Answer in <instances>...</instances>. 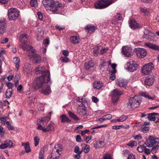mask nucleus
Here are the masks:
<instances>
[{"label":"nucleus","instance_id":"obj_20","mask_svg":"<svg viewBox=\"0 0 159 159\" xmlns=\"http://www.w3.org/2000/svg\"><path fill=\"white\" fill-rule=\"evenodd\" d=\"M31 59L33 60L34 64L39 63L41 61V57L37 54H33L31 56L29 55Z\"/></svg>","mask_w":159,"mask_h":159},{"label":"nucleus","instance_id":"obj_62","mask_svg":"<svg viewBox=\"0 0 159 159\" xmlns=\"http://www.w3.org/2000/svg\"><path fill=\"white\" fill-rule=\"evenodd\" d=\"M92 101L95 103H97L99 100L98 99V98L94 96H92Z\"/></svg>","mask_w":159,"mask_h":159},{"label":"nucleus","instance_id":"obj_34","mask_svg":"<svg viewBox=\"0 0 159 159\" xmlns=\"http://www.w3.org/2000/svg\"><path fill=\"white\" fill-rule=\"evenodd\" d=\"M22 145L24 146L26 152L28 153L31 151L29 143L27 142L25 143H22Z\"/></svg>","mask_w":159,"mask_h":159},{"label":"nucleus","instance_id":"obj_50","mask_svg":"<svg viewBox=\"0 0 159 159\" xmlns=\"http://www.w3.org/2000/svg\"><path fill=\"white\" fill-rule=\"evenodd\" d=\"M136 143L135 141H131L129 142L127 144V145L131 148H133Z\"/></svg>","mask_w":159,"mask_h":159},{"label":"nucleus","instance_id":"obj_24","mask_svg":"<svg viewBox=\"0 0 159 159\" xmlns=\"http://www.w3.org/2000/svg\"><path fill=\"white\" fill-rule=\"evenodd\" d=\"M145 46L153 50L159 49V47L157 45L152 44L149 43H144Z\"/></svg>","mask_w":159,"mask_h":159},{"label":"nucleus","instance_id":"obj_44","mask_svg":"<svg viewBox=\"0 0 159 159\" xmlns=\"http://www.w3.org/2000/svg\"><path fill=\"white\" fill-rule=\"evenodd\" d=\"M38 126L37 129L39 130H42L43 132H46V129L45 128L43 127L40 124H38Z\"/></svg>","mask_w":159,"mask_h":159},{"label":"nucleus","instance_id":"obj_64","mask_svg":"<svg viewBox=\"0 0 159 159\" xmlns=\"http://www.w3.org/2000/svg\"><path fill=\"white\" fill-rule=\"evenodd\" d=\"M63 54L65 56H68L69 55V52L67 50H64L62 51Z\"/></svg>","mask_w":159,"mask_h":159},{"label":"nucleus","instance_id":"obj_1","mask_svg":"<svg viewBox=\"0 0 159 159\" xmlns=\"http://www.w3.org/2000/svg\"><path fill=\"white\" fill-rule=\"evenodd\" d=\"M42 3L45 7H48V9L53 12L61 9V4L54 0H43Z\"/></svg>","mask_w":159,"mask_h":159},{"label":"nucleus","instance_id":"obj_45","mask_svg":"<svg viewBox=\"0 0 159 159\" xmlns=\"http://www.w3.org/2000/svg\"><path fill=\"white\" fill-rule=\"evenodd\" d=\"M152 147V148L151 150V152L153 153H155L158 150L159 148V146L158 145H156Z\"/></svg>","mask_w":159,"mask_h":159},{"label":"nucleus","instance_id":"obj_56","mask_svg":"<svg viewBox=\"0 0 159 159\" xmlns=\"http://www.w3.org/2000/svg\"><path fill=\"white\" fill-rule=\"evenodd\" d=\"M103 116L105 120L110 119L112 118V115L110 114H107L104 116Z\"/></svg>","mask_w":159,"mask_h":159},{"label":"nucleus","instance_id":"obj_54","mask_svg":"<svg viewBox=\"0 0 159 159\" xmlns=\"http://www.w3.org/2000/svg\"><path fill=\"white\" fill-rule=\"evenodd\" d=\"M52 124H49L47 127V128H45V129H46V132L47 131H49L52 130Z\"/></svg>","mask_w":159,"mask_h":159},{"label":"nucleus","instance_id":"obj_9","mask_svg":"<svg viewBox=\"0 0 159 159\" xmlns=\"http://www.w3.org/2000/svg\"><path fill=\"white\" fill-rule=\"evenodd\" d=\"M126 69L130 72L136 70L138 68V65L134 60H130L126 64Z\"/></svg>","mask_w":159,"mask_h":159},{"label":"nucleus","instance_id":"obj_4","mask_svg":"<svg viewBox=\"0 0 159 159\" xmlns=\"http://www.w3.org/2000/svg\"><path fill=\"white\" fill-rule=\"evenodd\" d=\"M115 0H100L95 5L96 9H102L107 7L114 3Z\"/></svg>","mask_w":159,"mask_h":159},{"label":"nucleus","instance_id":"obj_13","mask_svg":"<svg viewBox=\"0 0 159 159\" xmlns=\"http://www.w3.org/2000/svg\"><path fill=\"white\" fill-rule=\"evenodd\" d=\"M135 52L137 56L139 58L144 57L147 54V51L143 48H137L135 49Z\"/></svg>","mask_w":159,"mask_h":159},{"label":"nucleus","instance_id":"obj_5","mask_svg":"<svg viewBox=\"0 0 159 159\" xmlns=\"http://www.w3.org/2000/svg\"><path fill=\"white\" fill-rule=\"evenodd\" d=\"M35 71L36 74H39L41 73L42 75L41 76H44L45 78H47L48 82L50 80L49 72L47 70H45L44 67L39 66L35 69Z\"/></svg>","mask_w":159,"mask_h":159},{"label":"nucleus","instance_id":"obj_48","mask_svg":"<svg viewBox=\"0 0 159 159\" xmlns=\"http://www.w3.org/2000/svg\"><path fill=\"white\" fill-rule=\"evenodd\" d=\"M39 139L37 136H35L34 138V146L36 147L39 144Z\"/></svg>","mask_w":159,"mask_h":159},{"label":"nucleus","instance_id":"obj_31","mask_svg":"<svg viewBox=\"0 0 159 159\" xmlns=\"http://www.w3.org/2000/svg\"><path fill=\"white\" fill-rule=\"evenodd\" d=\"M101 46H96L93 48V55L95 57H97L99 54V50L100 49Z\"/></svg>","mask_w":159,"mask_h":159},{"label":"nucleus","instance_id":"obj_51","mask_svg":"<svg viewBox=\"0 0 159 159\" xmlns=\"http://www.w3.org/2000/svg\"><path fill=\"white\" fill-rule=\"evenodd\" d=\"M20 77L19 75H17L16 76L15 78V80H14V83L16 85V86H17V85L19 83V79Z\"/></svg>","mask_w":159,"mask_h":159},{"label":"nucleus","instance_id":"obj_35","mask_svg":"<svg viewBox=\"0 0 159 159\" xmlns=\"http://www.w3.org/2000/svg\"><path fill=\"white\" fill-rule=\"evenodd\" d=\"M68 114L69 116L71 118L75 120H79V118L78 116L75 115L73 113L71 112L70 111H68Z\"/></svg>","mask_w":159,"mask_h":159},{"label":"nucleus","instance_id":"obj_17","mask_svg":"<svg viewBox=\"0 0 159 159\" xmlns=\"http://www.w3.org/2000/svg\"><path fill=\"white\" fill-rule=\"evenodd\" d=\"M116 84L120 87L126 88L127 87L128 81L127 80L119 78L116 80Z\"/></svg>","mask_w":159,"mask_h":159},{"label":"nucleus","instance_id":"obj_29","mask_svg":"<svg viewBox=\"0 0 159 159\" xmlns=\"http://www.w3.org/2000/svg\"><path fill=\"white\" fill-rule=\"evenodd\" d=\"M94 63L92 61H88L86 62L84 65V68L86 70H89L91 67L93 66Z\"/></svg>","mask_w":159,"mask_h":159},{"label":"nucleus","instance_id":"obj_61","mask_svg":"<svg viewBox=\"0 0 159 159\" xmlns=\"http://www.w3.org/2000/svg\"><path fill=\"white\" fill-rule=\"evenodd\" d=\"M8 41V39L7 38H4L2 39L1 41V43H7Z\"/></svg>","mask_w":159,"mask_h":159},{"label":"nucleus","instance_id":"obj_53","mask_svg":"<svg viewBox=\"0 0 159 159\" xmlns=\"http://www.w3.org/2000/svg\"><path fill=\"white\" fill-rule=\"evenodd\" d=\"M149 130V127L144 126L141 129V131L143 132L144 133H146Z\"/></svg>","mask_w":159,"mask_h":159},{"label":"nucleus","instance_id":"obj_37","mask_svg":"<svg viewBox=\"0 0 159 159\" xmlns=\"http://www.w3.org/2000/svg\"><path fill=\"white\" fill-rule=\"evenodd\" d=\"M20 59L18 57H16L13 58V62L15 64L16 67L17 68V70H18V68L19 67V62Z\"/></svg>","mask_w":159,"mask_h":159},{"label":"nucleus","instance_id":"obj_60","mask_svg":"<svg viewBox=\"0 0 159 159\" xmlns=\"http://www.w3.org/2000/svg\"><path fill=\"white\" fill-rule=\"evenodd\" d=\"M127 159H135V157L134 155L130 153L129 154Z\"/></svg>","mask_w":159,"mask_h":159},{"label":"nucleus","instance_id":"obj_14","mask_svg":"<svg viewBox=\"0 0 159 159\" xmlns=\"http://www.w3.org/2000/svg\"><path fill=\"white\" fill-rule=\"evenodd\" d=\"M131 48L128 46H123L122 49V53L125 57H131L132 55Z\"/></svg>","mask_w":159,"mask_h":159},{"label":"nucleus","instance_id":"obj_39","mask_svg":"<svg viewBox=\"0 0 159 159\" xmlns=\"http://www.w3.org/2000/svg\"><path fill=\"white\" fill-rule=\"evenodd\" d=\"M50 120V117L49 116H47L44 117H43L41 119H39L40 122H45L47 124L48 122Z\"/></svg>","mask_w":159,"mask_h":159},{"label":"nucleus","instance_id":"obj_21","mask_svg":"<svg viewBox=\"0 0 159 159\" xmlns=\"http://www.w3.org/2000/svg\"><path fill=\"white\" fill-rule=\"evenodd\" d=\"M20 47L24 50L30 51L32 52H34V51L32 47L27 44L25 43H21V44L20 45Z\"/></svg>","mask_w":159,"mask_h":159},{"label":"nucleus","instance_id":"obj_15","mask_svg":"<svg viewBox=\"0 0 159 159\" xmlns=\"http://www.w3.org/2000/svg\"><path fill=\"white\" fill-rule=\"evenodd\" d=\"M77 113L80 116H84L87 114L86 108L83 104L79 105L77 108Z\"/></svg>","mask_w":159,"mask_h":159},{"label":"nucleus","instance_id":"obj_16","mask_svg":"<svg viewBox=\"0 0 159 159\" xmlns=\"http://www.w3.org/2000/svg\"><path fill=\"white\" fill-rule=\"evenodd\" d=\"M7 23L4 19L0 20V35L3 34L7 30Z\"/></svg>","mask_w":159,"mask_h":159},{"label":"nucleus","instance_id":"obj_52","mask_svg":"<svg viewBox=\"0 0 159 159\" xmlns=\"http://www.w3.org/2000/svg\"><path fill=\"white\" fill-rule=\"evenodd\" d=\"M144 148V153L147 155L149 154L151 152V150L150 149H148L146 148V147L145 146Z\"/></svg>","mask_w":159,"mask_h":159},{"label":"nucleus","instance_id":"obj_25","mask_svg":"<svg viewBox=\"0 0 159 159\" xmlns=\"http://www.w3.org/2000/svg\"><path fill=\"white\" fill-rule=\"evenodd\" d=\"M154 82L153 79L152 78H146L145 80V85L150 86L153 84Z\"/></svg>","mask_w":159,"mask_h":159},{"label":"nucleus","instance_id":"obj_59","mask_svg":"<svg viewBox=\"0 0 159 159\" xmlns=\"http://www.w3.org/2000/svg\"><path fill=\"white\" fill-rule=\"evenodd\" d=\"M116 66L117 65L115 64H113L111 65V66L113 70L111 72L113 73H115L116 72V71L115 69Z\"/></svg>","mask_w":159,"mask_h":159},{"label":"nucleus","instance_id":"obj_33","mask_svg":"<svg viewBox=\"0 0 159 159\" xmlns=\"http://www.w3.org/2000/svg\"><path fill=\"white\" fill-rule=\"evenodd\" d=\"M13 95L12 89L8 88L6 92L5 95L6 98H10Z\"/></svg>","mask_w":159,"mask_h":159},{"label":"nucleus","instance_id":"obj_26","mask_svg":"<svg viewBox=\"0 0 159 159\" xmlns=\"http://www.w3.org/2000/svg\"><path fill=\"white\" fill-rule=\"evenodd\" d=\"M60 118L61 120V122L62 123H69L71 121L70 119L65 115H61L60 117Z\"/></svg>","mask_w":159,"mask_h":159},{"label":"nucleus","instance_id":"obj_3","mask_svg":"<svg viewBox=\"0 0 159 159\" xmlns=\"http://www.w3.org/2000/svg\"><path fill=\"white\" fill-rule=\"evenodd\" d=\"M141 102L140 97L138 96L130 98L128 103V108L129 109L136 108L139 106Z\"/></svg>","mask_w":159,"mask_h":159},{"label":"nucleus","instance_id":"obj_57","mask_svg":"<svg viewBox=\"0 0 159 159\" xmlns=\"http://www.w3.org/2000/svg\"><path fill=\"white\" fill-rule=\"evenodd\" d=\"M133 137L135 139L139 140L142 139V136L141 134H139L134 136Z\"/></svg>","mask_w":159,"mask_h":159},{"label":"nucleus","instance_id":"obj_63","mask_svg":"<svg viewBox=\"0 0 159 159\" xmlns=\"http://www.w3.org/2000/svg\"><path fill=\"white\" fill-rule=\"evenodd\" d=\"M76 141L78 142H81V138L80 136L79 135H77L76 136Z\"/></svg>","mask_w":159,"mask_h":159},{"label":"nucleus","instance_id":"obj_43","mask_svg":"<svg viewBox=\"0 0 159 159\" xmlns=\"http://www.w3.org/2000/svg\"><path fill=\"white\" fill-rule=\"evenodd\" d=\"M140 11L146 15L148 14L150 12L149 10L144 8H140Z\"/></svg>","mask_w":159,"mask_h":159},{"label":"nucleus","instance_id":"obj_11","mask_svg":"<svg viewBox=\"0 0 159 159\" xmlns=\"http://www.w3.org/2000/svg\"><path fill=\"white\" fill-rule=\"evenodd\" d=\"M59 145H56L54 148L51 156L48 157L47 159H58L60 155V152L61 150L59 149Z\"/></svg>","mask_w":159,"mask_h":159},{"label":"nucleus","instance_id":"obj_28","mask_svg":"<svg viewBox=\"0 0 159 159\" xmlns=\"http://www.w3.org/2000/svg\"><path fill=\"white\" fill-rule=\"evenodd\" d=\"M19 39L21 43H25L28 39L27 34H20L19 36Z\"/></svg>","mask_w":159,"mask_h":159},{"label":"nucleus","instance_id":"obj_23","mask_svg":"<svg viewBox=\"0 0 159 159\" xmlns=\"http://www.w3.org/2000/svg\"><path fill=\"white\" fill-rule=\"evenodd\" d=\"M70 42L74 44H76L80 43V40L77 36H72L70 38Z\"/></svg>","mask_w":159,"mask_h":159},{"label":"nucleus","instance_id":"obj_55","mask_svg":"<svg viewBox=\"0 0 159 159\" xmlns=\"http://www.w3.org/2000/svg\"><path fill=\"white\" fill-rule=\"evenodd\" d=\"M103 159H111L110 155L106 153L103 156Z\"/></svg>","mask_w":159,"mask_h":159},{"label":"nucleus","instance_id":"obj_8","mask_svg":"<svg viewBox=\"0 0 159 159\" xmlns=\"http://www.w3.org/2000/svg\"><path fill=\"white\" fill-rule=\"evenodd\" d=\"M154 69V65L152 63L149 62L145 64L142 67V74L144 75L150 74Z\"/></svg>","mask_w":159,"mask_h":159},{"label":"nucleus","instance_id":"obj_10","mask_svg":"<svg viewBox=\"0 0 159 159\" xmlns=\"http://www.w3.org/2000/svg\"><path fill=\"white\" fill-rule=\"evenodd\" d=\"M122 94V91L118 89H115L111 92V99L112 103L116 105L119 99V97Z\"/></svg>","mask_w":159,"mask_h":159},{"label":"nucleus","instance_id":"obj_40","mask_svg":"<svg viewBox=\"0 0 159 159\" xmlns=\"http://www.w3.org/2000/svg\"><path fill=\"white\" fill-rule=\"evenodd\" d=\"M127 118V116L122 115L119 119H117L116 121L118 122H121L126 120Z\"/></svg>","mask_w":159,"mask_h":159},{"label":"nucleus","instance_id":"obj_42","mask_svg":"<svg viewBox=\"0 0 159 159\" xmlns=\"http://www.w3.org/2000/svg\"><path fill=\"white\" fill-rule=\"evenodd\" d=\"M148 118L149 120L151 121H155L156 120L155 117L151 113L148 114Z\"/></svg>","mask_w":159,"mask_h":159},{"label":"nucleus","instance_id":"obj_49","mask_svg":"<svg viewBox=\"0 0 159 159\" xmlns=\"http://www.w3.org/2000/svg\"><path fill=\"white\" fill-rule=\"evenodd\" d=\"M145 147V146L144 144L142 145H140L137 148V150L139 152H142L144 151V147Z\"/></svg>","mask_w":159,"mask_h":159},{"label":"nucleus","instance_id":"obj_27","mask_svg":"<svg viewBox=\"0 0 159 159\" xmlns=\"http://www.w3.org/2000/svg\"><path fill=\"white\" fill-rule=\"evenodd\" d=\"M140 94L143 97H144L145 98H148L149 99L154 100L155 98L156 97L155 96L152 97H151L146 92H140Z\"/></svg>","mask_w":159,"mask_h":159},{"label":"nucleus","instance_id":"obj_47","mask_svg":"<svg viewBox=\"0 0 159 159\" xmlns=\"http://www.w3.org/2000/svg\"><path fill=\"white\" fill-rule=\"evenodd\" d=\"M30 4L32 7H35L37 6V2L36 0H31L30 1Z\"/></svg>","mask_w":159,"mask_h":159},{"label":"nucleus","instance_id":"obj_36","mask_svg":"<svg viewBox=\"0 0 159 159\" xmlns=\"http://www.w3.org/2000/svg\"><path fill=\"white\" fill-rule=\"evenodd\" d=\"M77 101L78 103H81L80 104H78V106L79 105H84V104L86 102V101L83 98H82L81 97H78L77 99Z\"/></svg>","mask_w":159,"mask_h":159},{"label":"nucleus","instance_id":"obj_58","mask_svg":"<svg viewBox=\"0 0 159 159\" xmlns=\"http://www.w3.org/2000/svg\"><path fill=\"white\" fill-rule=\"evenodd\" d=\"M61 61L62 62H68L69 60V59L66 57H61Z\"/></svg>","mask_w":159,"mask_h":159},{"label":"nucleus","instance_id":"obj_18","mask_svg":"<svg viewBox=\"0 0 159 159\" xmlns=\"http://www.w3.org/2000/svg\"><path fill=\"white\" fill-rule=\"evenodd\" d=\"M13 143L11 140L9 139L6 140L3 143L0 145V148L4 149L7 148H10L13 147Z\"/></svg>","mask_w":159,"mask_h":159},{"label":"nucleus","instance_id":"obj_12","mask_svg":"<svg viewBox=\"0 0 159 159\" xmlns=\"http://www.w3.org/2000/svg\"><path fill=\"white\" fill-rule=\"evenodd\" d=\"M144 34L143 36V38H146L149 41H152L153 40L155 35L154 33L146 29L144 31Z\"/></svg>","mask_w":159,"mask_h":159},{"label":"nucleus","instance_id":"obj_46","mask_svg":"<svg viewBox=\"0 0 159 159\" xmlns=\"http://www.w3.org/2000/svg\"><path fill=\"white\" fill-rule=\"evenodd\" d=\"M74 152L78 154H81L82 152V151H80L79 148L78 146H76L75 147Z\"/></svg>","mask_w":159,"mask_h":159},{"label":"nucleus","instance_id":"obj_6","mask_svg":"<svg viewBox=\"0 0 159 159\" xmlns=\"http://www.w3.org/2000/svg\"><path fill=\"white\" fill-rule=\"evenodd\" d=\"M19 11L16 8H11L8 11L9 19L11 20H15L17 19L19 15Z\"/></svg>","mask_w":159,"mask_h":159},{"label":"nucleus","instance_id":"obj_22","mask_svg":"<svg viewBox=\"0 0 159 159\" xmlns=\"http://www.w3.org/2000/svg\"><path fill=\"white\" fill-rule=\"evenodd\" d=\"M129 25L130 27L133 30L138 29L139 27H140L135 20L133 19L130 20Z\"/></svg>","mask_w":159,"mask_h":159},{"label":"nucleus","instance_id":"obj_38","mask_svg":"<svg viewBox=\"0 0 159 159\" xmlns=\"http://www.w3.org/2000/svg\"><path fill=\"white\" fill-rule=\"evenodd\" d=\"M104 143L101 141H98L94 145V147L96 148H102L103 146Z\"/></svg>","mask_w":159,"mask_h":159},{"label":"nucleus","instance_id":"obj_7","mask_svg":"<svg viewBox=\"0 0 159 159\" xmlns=\"http://www.w3.org/2000/svg\"><path fill=\"white\" fill-rule=\"evenodd\" d=\"M159 143V139L152 136H149L148 138L144 142V144L149 147H153L156 145H158Z\"/></svg>","mask_w":159,"mask_h":159},{"label":"nucleus","instance_id":"obj_2","mask_svg":"<svg viewBox=\"0 0 159 159\" xmlns=\"http://www.w3.org/2000/svg\"><path fill=\"white\" fill-rule=\"evenodd\" d=\"M47 78L43 76H40L35 78L32 83L33 87L36 89L41 88L46 83ZM47 82H48L47 81Z\"/></svg>","mask_w":159,"mask_h":159},{"label":"nucleus","instance_id":"obj_19","mask_svg":"<svg viewBox=\"0 0 159 159\" xmlns=\"http://www.w3.org/2000/svg\"><path fill=\"white\" fill-rule=\"evenodd\" d=\"M41 93L45 95H48L51 92V89L50 86L46 83L41 88Z\"/></svg>","mask_w":159,"mask_h":159},{"label":"nucleus","instance_id":"obj_32","mask_svg":"<svg viewBox=\"0 0 159 159\" xmlns=\"http://www.w3.org/2000/svg\"><path fill=\"white\" fill-rule=\"evenodd\" d=\"M85 29L88 30L89 33H91L95 30V27L94 25H88L86 27Z\"/></svg>","mask_w":159,"mask_h":159},{"label":"nucleus","instance_id":"obj_41","mask_svg":"<svg viewBox=\"0 0 159 159\" xmlns=\"http://www.w3.org/2000/svg\"><path fill=\"white\" fill-rule=\"evenodd\" d=\"M45 150L44 148H41L39 153V159H44Z\"/></svg>","mask_w":159,"mask_h":159},{"label":"nucleus","instance_id":"obj_30","mask_svg":"<svg viewBox=\"0 0 159 159\" xmlns=\"http://www.w3.org/2000/svg\"><path fill=\"white\" fill-rule=\"evenodd\" d=\"M103 86L102 83L100 81H95L93 84V87L94 89H99Z\"/></svg>","mask_w":159,"mask_h":159}]
</instances>
